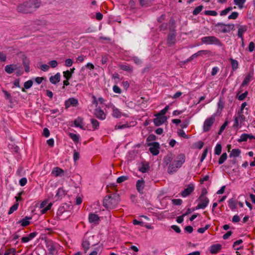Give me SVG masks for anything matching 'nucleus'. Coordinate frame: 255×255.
<instances>
[{"label": "nucleus", "instance_id": "nucleus-14", "mask_svg": "<svg viewBox=\"0 0 255 255\" xmlns=\"http://www.w3.org/2000/svg\"><path fill=\"white\" fill-rule=\"evenodd\" d=\"M247 30V26L246 25H240L238 28V36L241 38L242 44H244L243 34Z\"/></svg>", "mask_w": 255, "mask_h": 255}, {"label": "nucleus", "instance_id": "nucleus-59", "mask_svg": "<svg viewBox=\"0 0 255 255\" xmlns=\"http://www.w3.org/2000/svg\"><path fill=\"white\" fill-rule=\"evenodd\" d=\"M80 158V154L76 150H74V153H73V159L74 161H76L78 160H79Z\"/></svg>", "mask_w": 255, "mask_h": 255}, {"label": "nucleus", "instance_id": "nucleus-55", "mask_svg": "<svg viewBox=\"0 0 255 255\" xmlns=\"http://www.w3.org/2000/svg\"><path fill=\"white\" fill-rule=\"evenodd\" d=\"M66 211V210L65 209L64 206H61L60 207L57 211V214L58 216H61Z\"/></svg>", "mask_w": 255, "mask_h": 255}, {"label": "nucleus", "instance_id": "nucleus-44", "mask_svg": "<svg viewBox=\"0 0 255 255\" xmlns=\"http://www.w3.org/2000/svg\"><path fill=\"white\" fill-rule=\"evenodd\" d=\"M222 151V146L220 143L217 144L215 148V154L220 155Z\"/></svg>", "mask_w": 255, "mask_h": 255}, {"label": "nucleus", "instance_id": "nucleus-50", "mask_svg": "<svg viewBox=\"0 0 255 255\" xmlns=\"http://www.w3.org/2000/svg\"><path fill=\"white\" fill-rule=\"evenodd\" d=\"M128 179V178L127 176H121L117 178V182L118 183H121Z\"/></svg>", "mask_w": 255, "mask_h": 255}, {"label": "nucleus", "instance_id": "nucleus-34", "mask_svg": "<svg viewBox=\"0 0 255 255\" xmlns=\"http://www.w3.org/2000/svg\"><path fill=\"white\" fill-rule=\"evenodd\" d=\"M228 206L232 210L235 209L237 208L236 201L233 198L230 199L228 201Z\"/></svg>", "mask_w": 255, "mask_h": 255}, {"label": "nucleus", "instance_id": "nucleus-19", "mask_svg": "<svg viewBox=\"0 0 255 255\" xmlns=\"http://www.w3.org/2000/svg\"><path fill=\"white\" fill-rule=\"evenodd\" d=\"M112 116L115 118H120L122 116V112L119 109L116 108L114 105H112Z\"/></svg>", "mask_w": 255, "mask_h": 255}, {"label": "nucleus", "instance_id": "nucleus-13", "mask_svg": "<svg viewBox=\"0 0 255 255\" xmlns=\"http://www.w3.org/2000/svg\"><path fill=\"white\" fill-rule=\"evenodd\" d=\"M94 114L96 117L100 120H104L106 118V115L100 107H98L95 110Z\"/></svg>", "mask_w": 255, "mask_h": 255}, {"label": "nucleus", "instance_id": "nucleus-38", "mask_svg": "<svg viewBox=\"0 0 255 255\" xmlns=\"http://www.w3.org/2000/svg\"><path fill=\"white\" fill-rule=\"evenodd\" d=\"M120 68L121 69L124 70V71H128V72H131L132 71V68L130 67H129L128 65H121L120 66Z\"/></svg>", "mask_w": 255, "mask_h": 255}, {"label": "nucleus", "instance_id": "nucleus-35", "mask_svg": "<svg viewBox=\"0 0 255 255\" xmlns=\"http://www.w3.org/2000/svg\"><path fill=\"white\" fill-rule=\"evenodd\" d=\"M175 21L173 19H171L169 21V30L170 32H175Z\"/></svg>", "mask_w": 255, "mask_h": 255}, {"label": "nucleus", "instance_id": "nucleus-32", "mask_svg": "<svg viewBox=\"0 0 255 255\" xmlns=\"http://www.w3.org/2000/svg\"><path fill=\"white\" fill-rule=\"evenodd\" d=\"M93 130L97 129L99 128V122L95 119H91L90 120Z\"/></svg>", "mask_w": 255, "mask_h": 255}, {"label": "nucleus", "instance_id": "nucleus-60", "mask_svg": "<svg viewBox=\"0 0 255 255\" xmlns=\"http://www.w3.org/2000/svg\"><path fill=\"white\" fill-rule=\"evenodd\" d=\"M156 136L154 134H151L148 135L146 138V141L148 142L156 140Z\"/></svg>", "mask_w": 255, "mask_h": 255}, {"label": "nucleus", "instance_id": "nucleus-9", "mask_svg": "<svg viewBox=\"0 0 255 255\" xmlns=\"http://www.w3.org/2000/svg\"><path fill=\"white\" fill-rule=\"evenodd\" d=\"M216 27L224 26V29L222 30V33H229L231 30H234L235 25L234 24H225L221 22H219L216 24Z\"/></svg>", "mask_w": 255, "mask_h": 255}, {"label": "nucleus", "instance_id": "nucleus-30", "mask_svg": "<svg viewBox=\"0 0 255 255\" xmlns=\"http://www.w3.org/2000/svg\"><path fill=\"white\" fill-rule=\"evenodd\" d=\"M230 60L233 70L236 71L239 67L238 62L236 60H235L232 58H231Z\"/></svg>", "mask_w": 255, "mask_h": 255}, {"label": "nucleus", "instance_id": "nucleus-3", "mask_svg": "<svg viewBox=\"0 0 255 255\" xmlns=\"http://www.w3.org/2000/svg\"><path fill=\"white\" fill-rule=\"evenodd\" d=\"M120 196L117 193L108 195L103 201V206L107 209H115L120 201Z\"/></svg>", "mask_w": 255, "mask_h": 255}, {"label": "nucleus", "instance_id": "nucleus-39", "mask_svg": "<svg viewBox=\"0 0 255 255\" xmlns=\"http://www.w3.org/2000/svg\"><path fill=\"white\" fill-rule=\"evenodd\" d=\"M227 153H226V152L223 153L218 160V163L219 164H221L223 163L225 161V160L227 159Z\"/></svg>", "mask_w": 255, "mask_h": 255}, {"label": "nucleus", "instance_id": "nucleus-6", "mask_svg": "<svg viewBox=\"0 0 255 255\" xmlns=\"http://www.w3.org/2000/svg\"><path fill=\"white\" fill-rule=\"evenodd\" d=\"M216 117V114H214L205 120L203 127V129L204 132H207L210 130L211 128L215 122Z\"/></svg>", "mask_w": 255, "mask_h": 255}, {"label": "nucleus", "instance_id": "nucleus-47", "mask_svg": "<svg viewBox=\"0 0 255 255\" xmlns=\"http://www.w3.org/2000/svg\"><path fill=\"white\" fill-rule=\"evenodd\" d=\"M63 77L67 80H70L72 77L71 72H70L69 70L64 71L63 72Z\"/></svg>", "mask_w": 255, "mask_h": 255}, {"label": "nucleus", "instance_id": "nucleus-4", "mask_svg": "<svg viewBox=\"0 0 255 255\" xmlns=\"http://www.w3.org/2000/svg\"><path fill=\"white\" fill-rule=\"evenodd\" d=\"M201 41L207 45H215L219 47L223 46L221 40L214 36H204L201 38Z\"/></svg>", "mask_w": 255, "mask_h": 255}, {"label": "nucleus", "instance_id": "nucleus-42", "mask_svg": "<svg viewBox=\"0 0 255 255\" xmlns=\"http://www.w3.org/2000/svg\"><path fill=\"white\" fill-rule=\"evenodd\" d=\"M18 206V203H16L14 205H13L10 208V209L8 212V214L10 215V214H11L12 213H13L15 211H16L17 209Z\"/></svg>", "mask_w": 255, "mask_h": 255}, {"label": "nucleus", "instance_id": "nucleus-28", "mask_svg": "<svg viewBox=\"0 0 255 255\" xmlns=\"http://www.w3.org/2000/svg\"><path fill=\"white\" fill-rule=\"evenodd\" d=\"M241 152V150L239 149H233L231 151V152L230 153L229 156L230 158H232L233 157H238L240 155Z\"/></svg>", "mask_w": 255, "mask_h": 255}, {"label": "nucleus", "instance_id": "nucleus-20", "mask_svg": "<svg viewBox=\"0 0 255 255\" xmlns=\"http://www.w3.org/2000/svg\"><path fill=\"white\" fill-rule=\"evenodd\" d=\"M74 124L76 127L80 128L81 129H84L83 119L81 117H79L76 119H75L74 122Z\"/></svg>", "mask_w": 255, "mask_h": 255}, {"label": "nucleus", "instance_id": "nucleus-17", "mask_svg": "<svg viewBox=\"0 0 255 255\" xmlns=\"http://www.w3.org/2000/svg\"><path fill=\"white\" fill-rule=\"evenodd\" d=\"M37 235V233L36 232H32L30 233L27 236L22 237L21 239V243H26L28 242L29 241L34 238Z\"/></svg>", "mask_w": 255, "mask_h": 255}, {"label": "nucleus", "instance_id": "nucleus-33", "mask_svg": "<svg viewBox=\"0 0 255 255\" xmlns=\"http://www.w3.org/2000/svg\"><path fill=\"white\" fill-rule=\"evenodd\" d=\"M82 247L84 250L85 253H86L87 251L89 249L90 243L88 240H84L82 242Z\"/></svg>", "mask_w": 255, "mask_h": 255}, {"label": "nucleus", "instance_id": "nucleus-12", "mask_svg": "<svg viewBox=\"0 0 255 255\" xmlns=\"http://www.w3.org/2000/svg\"><path fill=\"white\" fill-rule=\"evenodd\" d=\"M155 116L156 118L153 120V123L156 126L162 125L167 120V118L165 116H158L157 114H156Z\"/></svg>", "mask_w": 255, "mask_h": 255}, {"label": "nucleus", "instance_id": "nucleus-36", "mask_svg": "<svg viewBox=\"0 0 255 255\" xmlns=\"http://www.w3.org/2000/svg\"><path fill=\"white\" fill-rule=\"evenodd\" d=\"M246 1V0H234V3L240 8H242L243 7V5Z\"/></svg>", "mask_w": 255, "mask_h": 255}, {"label": "nucleus", "instance_id": "nucleus-1", "mask_svg": "<svg viewBox=\"0 0 255 255\" xmlns=\"http://www.w3.org/2000/svg\"><path fill=\"white\" fill-rule=\"evenodd\" d=\"M41 4L40 0H32L23 2L17 7V11L24 13H31L36 8L39 7Z\"/></svg>", "mask_w": 255, "mask_h": 255}, {"label": "nucleus", "instance_id": "nucleus-24", "mask_svg": "<svg viewBox=\"0 0 255 255\" xmlns=\"http://www.w3.org/2000/svg\"><path fill=\"white\" fill-rule=\"evenodd\" d=\"M221 249V245L219 244H215L211 246L210 251L213 254L218 253Z\"/></svg>", "mask_w": 255, "mask_h": 255}, {"label": "nucleus", "instance_id": "nucleus-37", "mask_svg": "<svg viewBox=\"0 0 255 255\" xmlns=\"http://www.w3.org/2000/svg\"><path fill=\"white\" fill-rule=\"evenodd\" d=\"M69 136L75 143H77L79 142V136L78 135L73 133H69Z\"/></svg>", "mask_w": 255, "mask_h": 255}, {"label": "nucleus", "instance_id": "nucleus-48", "mask_svg": "<svg viewBox=\"0 0 255 255\" xmlns=\"http://www.w3.org/2000/svg\"><path fill=\"white\" fill-rule=\"evenodd\" d=\"M2 91L4 94V98H5V99L8 100L10 101H11L12 97L11 95L9 93L7 92L6 90H4L3 89H2Z\"/></svg>", "mask_w": 255, "mask_h": 255}, {"label": "nucleus", "instance_id": "nucleus-52", "mask_svg": "<svg viewBox=\"0 0 255 255\" xmlns=\"http://www.w3.org/2000/svg\"><path fill=\"white\" fill-rule=\"evenodd\" d=\"M128 127V124H123V125H116L115 126V129L116 130H117V129H124V128H127Z\"/></svg>", "mask_w": 255, "mask_h": 255}, {"label": "nucleus", "instance_id": "nucleus-49", "mask_svg": "<svg viewBox=\"0 0 255 255\" xmlns=\"http://www.w3.org/2000/svg\"><path fill=\"white\" fill-rule=\"evenodd\" d=\"M169 109V106H166L163 109L161 110L157 114L158 116H165L164 115L167 113Z\"/></svg>", "mask_w": 255, "mask_h": 255}, {"label": "nucleus", "instance_id": "nucleus-15", "mask_svg": "<svg viewBox=\"0 0 255 255\" xmlns=\"http://www.w3.org/2000/svg\"><path fill=\"white\" fill-rule=\"evenodd\" d=\"M144 181L141 178L138 180L136 183V187L137 191L140 193H142L143 190L144 188Z\"/></svg>", "mask_w": 255, "mask_h": 255}, {"label": "nucleus", "instance_id": "nucleus-53", "mask_svg": "<svg viewBox=\"0 0 255 255\" xmlns=\"http://www.w3.org/2000/svg\"><path fill=\"white\" fill-rule=\"evenodd\" d=\"M52 205V203H49L48 205L46 207L42 208V209L41 210V213L43 214H45L47 211L51 209Z\"/></svg>", "mask_w": 255, "mask_h": 255}, {"label": "nucleus", "instance_id": "nucleus-40", "mask_svg": "<svg viewBox=\"0 0 255 255\" xmlns=\"http://www.w3.org/2000/svg\"><path fill=\"white\" fill-rule=\"evenodd\" d=\"M249 134H246V133L242 134L240 136V138L238 139V141L239 142H241L243 141H246L248 140V139L249 138Z\"/></svg>", "mask_w": 255, "mask_h": 255}, {"label": "nucleus", "instance_id": "nucleus-11", "mask_svg": "<svg viewBox=\"0 0 255 255\" xmlns=\"http://www.w3.org/2000/svg\"><path fill=\"white\" fill-rule=\"evenodd\" d=\"M79 104L78 100L75 98H70L65 101V106L66 109H68L70 107H77Z\"/></svg>", "mask_w": 255, "mask_h": 255}, {"label": "nucleus", "instance_id": "nucleus-21", "mask_svg": "<svg viewBox=\"0 0 255 255\" xmlns=\"http://www.w3.org/2000/svg\"><path fill=\"white\" fill-rule=\"evenodd\" d=\"M60 74L59 73H57L55 75L51 76L49 78V81L52 84H56L60 81Z\"/></svg>", "mask_w": 255, "mask_h": 255}, {"label": "nucleus", "instance_id": "nucleus-58", "mask_svg": "<svg viewBox=\"0 0 255 255\" xmlns=\"http://www.w3.org/2000/svg\"><path fill=\"white\" fill-rule=\"evenodd\" d=\"M172 202L175 205H180L182 203V200L180 199H174L172 200Z\"/></svg>", "mask_w": 255, "mask_h": 255}, {"label": "nucleus", "instance_id": "nucleus-46", "mask_svg": "<svg viewBox=\"0 0 255 255\" xmlns=\"http://www.w3.org/2000/svg\"><path fill=\"white\" fill-rule=\"evenodd\" d=\"M172 159H173V158L172 157V155H171V154L167 155L164 158V162L166 165L171 163Z\"/></svg>", "mask_w": 255, "mask_h": 255}, {"label": "nucleus", "instance_id": "nucleus-16", "mask_svg": "<svg viewBox=\"0 0 255 255\" xmlns=\"http://www.w3.org/2000/svg\"><path fill=\"white\" fill-rule=\"evenodd\" d=\"M176 40V35L175 32H170L167 38V43L169 46L173 45Z\"/></svg>", "mask_w": 255, "mask_h": 255}, {"label": "nucleus", "instance_id": "nucleus-25", "mask_svg": "<svg viewBox=\"0 0 255 255\" xmlns=\"http://www.w3.org/2000/svg\"><path fill=\"white\" fill-rule=\"evenodd\" d=\"M89 221L90 223L98 224L99 221V217L97 214L90 213L89 215Z\"/></svg>", "mask_w": 255, "mask_h": 255}, {"label": "nucleus", "instance_id": "nucleus-57", "mask_svg": "<svg viewBox=\"0 0 255 255\" xmlns=\"http://www.w3.org/2000/svg\"><path fill=\"white\" fill-rule=\"evenodd\" d=\"M243 243V241L241 239H240V240H238L236 241H235L234 243V244H233V247L235 248V250H240L241 247H239V248H236L235 247L236 246H238V245H240L241 244H242Z\"/></svg>", "mask_w": 255, "mask_h": 255}, {"label": "nucleus", "instance_id": "nucleus-63", "mask_svg": "<svg viewBox=\"0 0 255 255\" xmlns=\"http://www.w3.org/2000/svg\"><path fill=\"white\" fill-rule=\"evenodd\" d=\"M73 64V61L71 59L68 58L65 61V65L67 67H70Z\"/></svg>", "mask_w": 255, "mask_h": 255}, {"label": "nucleus", "instance_id": "nucleus-64", "mask_svg": "<svg viewBox=\"0 0 255 255\" xmlns=\"http://www.w3.org/2000/svg\"><path fill=\"white\" fill-rule=\"evenodd\" d=\"M113 91L115 93H118V94H121L122 93V90L120 89V88L117 86L114 85L113 88Z\"/></svg>", "mask_w": 255, "mask_h": 255}, {"label": "nucleus", "instance_id": "nucleus-7", "mask_svg": "<svg viewBox=\"0 0 255 255\" xmlns=\"http://www.w3.org/2000/svg\"><path fill=\"white\" fill-rule=\"evenodd\" d=\"M199 203L195 207L196 210L200 209H204L206 208L209 203V199L207 197L199 196L198 199Z\"/></svg>", "mask_w": 255, "mask_h": 255}, {"label": "nucleus", "instance_id": "nucleus-51", "mask_svg": "<svg viewBox=\"0 0 255 255\" xmlns=\"http://www.w3.org/2000/svg\"><path fill=\"white\" fill-rule=\"evenodd\" d=\"M204 14L207 15L217 16L218 13L215 10H205Z\"/></svg>", "mask_w": 255, "mask_h": 255}, {"label": "nucleus", "instance_id": "nucleus-2", "mask_svg": "<svg viewBox=\"0 0 255 255\" xmlns=\"http://www.w3.org/2000/svg\"><path fill=\"white\" fill-rule=\"evenodd\" d=\"M185 161V156L183 153L178 154L176 159L169 164L168 167L167 172L170 174H172L177 172Z\"/></svg>", "mask_w": 255, "mask_h": 255}, {"label": "nucleus", "instance_id": "nucleus-62", "mask_svg": "<svg viewBox=\"0 0 255 255\" xmlns=\"http://www.w3.org/2000/svg\"><path fill=\"white\" fill-rule=\"evenodd\" d=\"M27 179L25 177L21 178L19 181V183L21 186H24L27 183Z\"/></svg>", "mask_w": 255, "mask_h": 255}, {"label": "nucleus", "instance_id": "nucleus-54", "mask_svg": "<svg viewBox=\"0 0 255 255\" xmlns=\"http://www.w3.org/2000/svg\"><path fill=\"white\" fill-rule=\"evenodd\" d=\"M238 15L239 13L237 11H234L229 15L228 18L229 19H236L238 17Z\"/></svg>", "mask_w": 255, "mask_h": 255}, {"label": "nucleus", "instance_id": "nucleus-8", "mask_svg": "<svg viewBox=\"0 0 255 255\" xmlns=\"http://www.w3.org/2000/svg\"><path fill=\"white\" fill-rule=\"evenodd\" d=\"M147 146L149 147V150L153 155H157L159 154L160 145L158 142H153L148 143H147Z\"/></svg>", "mask_w": 255, "mask_h": 255}, {"label": "nucleus", "instance_id": "nucleus-45", "mask_svg": "<svg viewBox=\"0 0 255 255\" xmlns=\"http://www.w3.org/2000/svg\"><path fill=\"white\" fill-rule=\"evenodd\" d=\"M16 250L14 248L8 249L4 253V255H15Z\"/></svg>", "mask_w": 255, "mask_h": 255}, {"label": "nucleus", "instance_id": "nucleus-23", "mask_svg": "<svg viewBox=\"0 0 255 255\" xmlns=\"http://www.w3.org/2000/svg\"><path fill=\"white\" fill-rule=\"evenodd\" d=\"M138 170L142 173H146L149 170V165L148 163H141L138 166Z\"/></svg>", "mask_w": 255, "mask_h": 255}, {"label": "nucleus", "instance_id": "nucleus-5", "mask_svg": "<svg viewBox=\"0 0 255 255\" xmlns=\"http://www.w3.org/2000/svg\"><path fill=\"white\" fill-rule=\"evenodd\" d=\"M45 245L49 254L54 255L57 254L60 247L58 243L50 240H46Z\"/></svg>", "mask_w": 255, "mask_h": 255}, {"label": "nucleus", "instance_id": "nucleus-56", "mask_svg": "<svg viewBox=\"0 0 255 255\" xmlns=\"http://www.w3.org/2000/svg\"><path fill=\"white\" fill-rule=\"evenodd\" d=\"M177 133L179 136L184 137L185 138H188L187 135L186 134L185 131L183 129H179L178 130Z\"/></svg>", "mask_w": 255, "mask_h": 255}, {"label": "nucleus", "instance_id": "nucleus-26", "mask_svg": "<svg viewBox=\"0 0 255 255\" xmlns=\"http://www.w3.org/2000/svg\"><path fill=\"white\" fill-rule=\"evenodd\" d=\"M253 76V73H249L248 74L246 77L245 78L242 84V86L244 87L247 85L251 80Z\"/></svg>", "mask_w": 255, "mask_h": 255}, {"label": "nucleus", "instance_id": "nucleus-61", "mask_svg": "<svg viewBox=\"0 0 255 255\" xmlns=\"http://www.w3.org/2000/svg\"><path fill=\"white\" fill-rule=\"evenodd\" d=\"M209 225H207L204 228H200L198 229V232L201 234H203L209 228Z\"/></svg>", "mask_w": 255, "mask_h": 255}, {"label": "nucleus", "instance_id": "nucleus-29", "mask_svg": "<svg viewBox=\"0 0 255 255\" xmlns=\"http://www.w3.org/2000/svg\"><path fill=\"white\" fill-rule=\"evenodd\" d=\"M32 84H33V82L32 80H29L26 81L24 83V88H22L21 89V91L24 92H25V89H29L31 87V86H32Z\"/></svg>", "mask_w": 255, "mask_h": 255}, {"label": "nucleus", "instance_id": "nucleus-22", "mask_svg": "<svg viewBox=\"0 0 255 255\" xmlns=\"http://www.w3.org/2000/svg\"><path fill=\"white\" fill-rule=\"evenodd\" d=\"M52 173L56 177L62 176L64 174V170L60 167H56L53 169Z\"/></svg>", "mask_w": 255, "mask_h": 255}, {"label": "nucleus", "instance_id": "nucleus-27", "mask_svg": "<svg viewBox=\"0 0 255 255\" xmlns=\"http://www.w3.org/2000/svg\"><path fill=\"white\" fill-rule=\"evenodd\" d=\"M16 65H7L5 67V71L8 74H11L15 69Z\"/></svg>", "mask_w": 255, "mask_h": 255}, {"label": "nucleus", "instance_id": "nucleus-10", "mask_svg": "<svg viewBox=\"0 0 255 255\" xmlns=\"http://www.w3.org/2000/svg\"><path fill=\"white\" fill-rule=\"evenodd\" d=\"M194 189L195 186L194 184L190 183L187 185V188H185L184 190L181 192V196L183 197H186L188 196L194 191Z\"/></svg>", "mask_w": 255, "mask_h": 255}, {"label": "nucleus", "instance_id": "nucleus-41", "mask_svg": "<svg viewBox=\"0 0 255 255\" xmlns=\"http://www.w3.org/2000/svg\"><path fill=\"white\" fill-rule=\"evenodd\" d=\"M233 9V7L231 6H229L225 9L222 10L220 12V15L221 16H225L230 11H231Z\"/></svg>", "mask_w": 255, "mask_h": 255}, {"label": "nucleus", "instance_id": "nucleus-43", "mask_svg": "<svg viewBox=\"0 0 255 255\" xmlns=\"http://www.w3.org/2000/svg\"><path fill=\"white\" fill-rule=\"evenodd\" d=\"M203 7V6L202 5L196 7L193 11V14L194 15L198 14L202 10Z\"/></svg>", "mask_w": 255, "mask_h": 255}, {"label": "nucleus", "instance_id": "nucleus-31", "mask_svg": "<svg viewBox=\"0 0 255 255\" xmlns=\"http://www.w3.org/2000/svg\"><path fill=\"white\" fill-rule=\"evenodd\" d=\"M153 0H139V3L141 6H148L151 5Z\"/></svg>", "mask_w": 255, "mask_h": 255}, {"label": "nucleus", "instance_id": "nucleus-18", "mask_svg": "<svg viewBox=\"0 0 255 255\" xmlns=\"http://www.w3.org/2000/svg\"><path fill=\"white\" fill-rule=\"evenodd\" d=\"M32 219L31 217L25 216L23 219L17 222L22 227H26L30 224V220Z\"/></svg>", "mask_w": 255, "mask_h": 255}]
</instances>
